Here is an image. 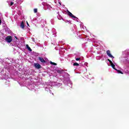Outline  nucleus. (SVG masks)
Wrapping results in <instances>:
<instances>
[{
  "instance_id": "obj_1",
  "label": "nucleus",
  "mask_w": 129,
  "mask_h": 129,
  "mask_svg": "<svg viewBox=\"0 0 129 129\" xmlns=\"http://www.w3.org/2000/svg\"><path fill=\"white\" fill-rule=\"evenodd\" d=\"M5 40L7 43H11L13 41V37L11 36H8Z\"/></svg>"
},
{
  "instance_id": "obj_2",
  "label": "nucleus",
  "mask_w": 129,
  "mask_h": 129,
  "mask_svg": "<svg viewBox=\"0 0 129 129\" xmlns=\"http://www.w3.org/2000/svg\"><path fill=\"white\" fill-rule=\"evenodd\" d=\"M107 60L108 61V62H109L111 67L113 68V69H114V70H117L116 69H115V65H114V64H113V62H112V61L111 60H110V59H108Z\"/></svg>"
},
{
  "instance_id": "obj_3",
  "label": "nucleus",
  "mask_w": 129,
  "mask_h": 129,
  "mask_svg": "<svg viewBox=\"0 0 129 129\" xmlns=\"http://www.w3.org/2000/svg\"><path fill=\"white\" fill-rule=\"evenodd\" d=\"M68 15V16H70V17H71V18H74L75 19H78L76 16H74L73 14L70 12L69 11H67Z\"/></svg>"
},
{
  "instance_id": "obj_4",
  "label": "nucleus",
  "mask_w": 129,
  "mask_h": 129,
  "mask_svg": "<svg viewBox=\"0 0 129 129\" xmlns=\"http://www.w3.org/2000/svg\"><path fill=\"white\" fill-rule=\"evenodd\" d=\"M106 54L107 56H109L110 57V58H112V59H113L114 58V57L112 56V55H111V54L110 53V50H107Z\"/></svg>"
},
{
  "instance_id": "obj_5",
  "label": "nucleus",
  "mask_w": 129,
  "mask_h": 129,
  "mask_svg": "<svg viewBox=\"0 0 129 129\" xmlns=\"http://www.w3.org/2000/svg\"><path fill=\"white\" fill-rule=\"evenodd\" d=\"M34 67H35L36 69H40V68H41V65L38 63H34Z\"/></svg>"
},
{
  "instance_id": "obj_6",
  "label": "nucleus",
  "mask_w": 129,
  "mask_h": 129,
  "mask_svg": "<svg viewBox=\"0 0 129 129\" xmlns=\"http://www.w3.org/2000/svg\"><path fill=\"white\" fill-rule=\"evenodd\" d=\"M38 59L40 61V62H41L42 63H46V60H45L44 58L39 57H38Z\"/></svg>"
},
{
  "instance_id": "obj_7",
  "label": "nucleus",
  "mask_w": 129,
  "mask_h": 129,
  "mask_svg": "<svg viewBox=\"0 0 129 129\" xmlns=\"http://www.w3.org/2000/svg\"><path fill=\"white\" fill-rule=\"evenodd\" d=\"M20 27L21 29H25V24H24V21H22L20 24Z\"/></svg>"
},
{
  "instance_id": "obj_8",
  "label": "nucleus",
  "mask_w": 129,
  "mask_h": 129,
  "mask_svg": "<svg viewBox=\"0 0 129 129\" xmlns=\"http://www.w3.org/2000/svg\"><path fill=\"white\" fill-rule=\"evenodd\" d=\"M26 48L27 49H28V51H30V52H32V49L28 44L26 45Z\"/></svg>"
},
{
  "instance_id": "obj_9",
  "label": "nucleus",
  "mask_w": 129,
  "mask_h": 129,
  "mask_svg": "<svg viewBox=\"0 0 129 129\" xmlns=\"http://www.w3.org/2000/svg\"><path fill=\"white\" fill-rule=\"evenodd\" d=\"M116 71H117L118 72V73H120V74H123L122 72H121L120 70H118L116 69Z\"/></svg>"
},
{
  "instance_id": "obj_10",
  "label": "nucleus",
  "mask_w": 129,
  "mask_h": 129,
  "mask_svg": "<svg viewBox=\"0 0 129 129\" xmlns=\"http://www.w3.org/2000/svg\"><path fill=\"white\" fill-rule=\"evenodd\" d=\"M74 66H79V63H77V62H75L73 64Z\"/></svg>"
},
{
  "instance_id": "obj_11",
  "label": "nucleus",
  "mask_w": 129,
  "mask_h": 129,
  "mask_svg": "<svg viewBox=\"0 0 129 129\" xmlns=\"http://www.w3.org/2000/svg\"><path fill=\"white\" fill-rule=\"evenodd\" d=\"M50 64H51L52 65H54L55 66H56V65H57V63H56L55 62H53L52 61H50Z\"/></svg>"
},
{
  "instance_id": "obj_12",
  "label": "nucleus",
  "mask_w": 129,
  "mask_h": 129,
  "mask_svg": "<svg viewBox=\"0 0 129 129\" xmlns=\"http://www.w3.org/2000/svg\"><path fill=\"white\" fill-rule=\"evenodd\" d=\"M34 13H38V9H34Z\"/></svg>"
},
{
  "instance_id": "obj_13",
  "label": "nucleus",
  "mask_w": 129,
  "mask_h": 129,
  "mask_svg": "<svg viewBox=\"0 0 129 129\" xmlns=\"http://www.w3.org/2000/svg\"><path fill=\"white\" fill-rule=\"evenodd\" d=\"M76 61H80L81 60V58H76Z\"/></svg>"
},
{
  "instance_id": "obj_14",
  "label": "nucleus",
  "mask_w": 129,
  "mask_h": 129,
  "mask_svg": "<svg viewBox=\"0 0 129 129\" xmlns=\"http://www.w3.org/2000/svg\"><path fill=\"white\" fill-rule=\"evenodd\" d=\"M14 4V2H11L10 3V7H12V6H13Z\"/></svg>"
},
{
  "instance_id": "obj_15",
  "label": "nucleus",
  "mask_w": 129,
  "mask_h": 129,
  "mask_svg": "<svg viewBox=\"0 0 129 129\" xmlns=\"http://www.w3.org/2000/svg\"><path fill=\"white\" fill-rule=\"evenodd\" d=\"M57 73L60 74L61 73V71L58 70V71H57Z\"/></svg>"
},
{
  "instance_id": "obj_16",
  "label": "nucleus",
  "mask_w": 129,
  "mask_h": 129,
  "mask_svg": "<svg viewBox=\"0 0 129 129\" xmlns=\"http://www.w3.org/2000/svg\"><path fill=\"white\" fill-rule=\"evenodd\" d=\"M26 23H27V26H28V27H29V26H30V25H29V23H28V22H26Z\"/></svg>"
},
{
  "instance_id": "obj_17",
  "label": "nucleus",
  "mask_w": 129,
  "mask_h": 129,
  "mask_svg": "<svg viewBox=\"0 0 129 129\" xmlns=\"http://www.w3.org/2000/svg\"><path fill=\"white\" fill-rule=\"evenodd\" d=\"M2 24V20H1V16H0V25Z\"/></svg>"
}]
</instances>
